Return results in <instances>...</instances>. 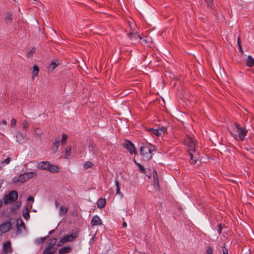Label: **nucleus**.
I'll use <instances>...</instances> for the list:
<instances>
[{
    "mask_svg": "<svg viewBox=\"0 0 254 254\" xmlns=\"http://www.w3.org/2000/svg\"><path fill=\"white\" fill-rule=\"evenodd\" d=\"M139 150L140 154L148 160L152 157V153L155 151V147L150 143L142 144Z\"/></svg>",
    "mask_w": 254,
    "mask_h": 254,
    "instance_id": "f257e3e1",
    "label": "nucleus"
},
{
    "mask_svg": "<svg viewBox=\"0 0 254 254\" xmlns=\"http://www.w3.org/2000/svg\"><path fill=\"white\" fill-rule=\"evenodd\" d=\"M18 193L16 190H11L8 194L4 195L3 197V203L8 204L14 202L17 199Z\"/></svg>",
    "mask_w": 254,
    "mask_h": 254,
    "instance_id": "f03ea898",
    "label": "nucleus"
},
{
    "mask_svg": "<svg viewBox=\"0 0 254 254\" xmlns=\"http://www.w3.org/2000/svg\"><path fill=\"white\" fill-rule=\"evenodd\" d=\"M235 125L236 128V132L238 133L239 139L241 140H244L247 133V130L245 127H241V126L237 123H235Z\"/></svg>",
    "mask_w": 254,
    "mask_h": 254,
    "instance_id": "7ed1b4c3",
    "label": "nucleus"
},
{
    "mask_svg": "<svg viewBox=\"0 0 254 254\" xmlns=\"http://www.w3.org/2000/svg\"><path fill=\"white\" fill-rule=\"evenodd\" d=\"M123 146L126 148L131 154L133 153L136 154L137 153V151L134 144L129 140L126 139L125 142L123 143Z\"/></svg>",
    "mask_w": 254,
    "mask_h": 254,
    "instance_id": "20e7f679",
    "label": "nucleus"
},
{
    "mask_svg": "<svg viewBox=\"0 0 254 254\" xmlns=\"http://www.w3.org/2000/svg\"><path fill=\"white\" fill-rule=\"evenodd\" d=\"M12 224L10 220L7 219L3 222L0 225V231L2 233H5L8 232L11 228Z\"/></svg>",
    "mask_w": 254,
    "mask_h": 254,
    "instance_id": "39448f33",
    "label": "nucleus"
},
{
    "mask_svg": "<svg viewBox=\"0 0 254 254\" xmlns=\"http://www.w3.org/2000/svg\"><path fill=\"white\" fill-rule=\"evenodd\" d=\"M78 237V232H75L71 235H67L64 236L61 239V242L66 243L71 242Z\"/></svg>",
    "mask_w": 254,
    "mask_h": 254,
    "instance_id": "423d86ee",
    "label": "nucleus"
},
{
    "mask_svg": "<svg viewBox=\"0 0 254 254\" xmlns=\"http://www.w3.org/2000/svg\"><path fill=\"white\" fill-rule=\"evenodd\" d=\"M57 241V239L55 238L48 240L47 242V246L46 247L45 250H47V251L53 250L54 249L53 248L56 245Z\"/></svg>",
    "mask_w": 254,
    "mask_h": 254,
    "instance_id": "0eeeda50",
    "label": "nucleus"
},
{
    "mask_svg": "<svg viewBox=\"0 0 254 254\" xmlns=\"http://www.w3.org/2000/svg\"><path fill=\"white\" fill-rule=\"evenodd\" d=\"M16 234H19L21 233L22 229H25V225L24 223L21 219H17L16 220Z\"/></svg>",
    "mask_w": 254,
    "mask_h": 254,
    "instance_id": "6e6552de",
    "label": "nucleus"
},
{
    "mask_svg": "<svg viewBox=\"0 0 254 254\" xmlns=\"http://www.w3.org/2000/svg\"><path fill=\"white\" fill-rule=\"evenodd\" d=\"M26 174H22L18 176V177H15L12 179V182L14 184H16L20 182L21 183H23L27 181L25 177Z\"/></svg>",
    "mask_w": 254,
    "mask_h": 254,
    "instance_id": "1a4fd4ad",
    "label": "nucleus"
},
{
    "mask_svg": "<svg viewBox=\"0 0 254 254\" xmlns=\"http://www.w3.org/2000/svg\"><path fill=\"white\" fill-rule=\"evenodd\" d=\"M128 36L130 38L132 43H135L136 40L138 39L139 40H141L142 37H141L139 35L137 34L136 32H130L128 34Z\"/></svg>",
    "mask_w": 254,
    "mask_h": 254,
    "instance_id": "9d476101",
    "label": "nucleus"
},
{
    "mask_svg": "<svg viewBox=\"0 0 254 254\" xmlns=\"http://www.w3.org/2000/svg\"><path fill=\"white\" fill-rule=\"evenodd\" d=\"M186 143L189 148V153L190 152L193 153L195 151V143L191 138H188L186 140Z\"/></svg>",
    "mask_w": 254,
    "mask_h": 254,
    "instance_id": "9b49d317",
    "label": "nucleus"
},
{
    "mask_svg": "<svg viewBox=\"0 0 254 254\" xmlns=\"http://www.w3.org/2000/svg\"><path fill=\"white\" fill-rule=\"evenodd\" d=\"M16 137L17 141L18 142L19 144L24 143L27 141V140L26 136L21 132L17 133Z\"/></svg>",
    "mask_w": 254,
    "mask_h": 254,
    "instance_id": "f8f14e48",
    "label": "nucleus"
},
{
    "mask_svg": "<svg viewBox=\"0 0 254 254\" xmlns=\"http://www.w3.org/2000/svg\"><path fill=\"white\" fill-rule=\"evenodd\" d=\"M3 251L5 254L10 253L12 252V248L11 247V243L10 241H7L3 244Z\"/></svg>",
    "mask_w": 254,
    "mask_h": 254,
    "instance_id": "ddd939ff",
    "label": "nucleus"
},
{
    "mask_svg": "<svg viewBox=\"0 0 254 254\" xmlns=\"http://www.w3.org/2000/svg\"><path fill=\"white\" fill-rule=\"evenodd\" d=\"M102 223V221L98 216L95 215L92 218L91 224L92 226L101 225Z\"/></svg>",
    "mask_w": 254,
    "mask_h": 254,
    "instance_id": "4468645a",
    "label": "nucleus"
},
{
    "mask_svg": "<svg viewBox=\"0 0 254 254\" xmlns=\"http://www.w3.org/2000/svg\"><path fill=\"white\" fill-rule=\"evenodd\" d=\"M50 162L48 161L41 162L38 164L37 167L38 168L48 170L50 166Z\"/></svg>",
    "mask_w": 254,
    "mask_h": 254,
    "instance_id": "2eb2a0df",
    "label": "nucleus"
},
{
    "mask_svg": "<svg viewBox=\"0 0 254 254\" xmlns=\"http://www.w3.org/2000/svg\"><path fill=\"white\" fill-rule=\"evenodd\" d=\"M49 168L48 169V171L52 173H59L60 172V168L56 165H54L50 164Z\"/></svg>",
    "mask_w": 254,
    "mask_h": 254,
    "instance_id": "dca6fc26",
    "label": "nucleus"
},
{
    "mask_svg": "<svg viewBox=\"0 0 254 254\" xmlns=\"http://www.w3.org/2000/svg\"><path fill=\"white\" fill-rule=\"evenodd\" d=\"M72 250L70 246H66L61 248L59 251V254H66L69 253Z\"/></svg>",
    "mask_w": 254,
    "mask_h": 254,
    "instance_id": "f3484780",
    "label": "nucleus"
},
{
    "mask_svg": "<svg viewBox=\"0 0 254 254\" xmlns=\"http://www.w3.org/2000/svg\"><path fill=\"white\" fill-rule=\"evenodd\" d=\"M60 139L59 138H55V141L52 144V150L54 153H56L59 148Z\"/></svg>",
    "mask_w": 254,
    "mask_h": 254,
    "instance_id": "a211bd4d",
    "label": "nucleus"
},
{
    "mask_svg": "<svg viewBox=\"0 0 254 254\" xmlns=\"http://www.w3.org/2000/svg\"><path fill=\"white\" fill-rule=\"evenodd\" d=\"M246 63L248 67H251L254 65V59L251 56L249 55L246 60Z\"/></svg>",
    "mask_w": 254,
    "mask_h": 254,
    "instance_id": "6ab92c4d",
    "label": "nucleus"
},
{
    "mask_svg": "<svg viewBox=\"0 0 254 254\" xmlns=\"http://www.w3.org/2000/svg\"><path fill=\"white\" fill-rule=\"evenodd\" d=\"M5 21L7 23L11 24L12 22V15L10 12H7L5 15Z\"/></svg>",
    "mask_w": 254,
    "mask_h": 254,
    "instance_id": "aec40b11",
    "label": "nucleus"
},
{
    "mask_svg": "<svg viewBox=\"0 0 254 254\" xmlns=\"http://www.w3.org/2000/svg\"><path fill=\"white\" fill-rule=\"evenodd\" d=\"M106 205V199L105 198H100L97 202L98 207L100 208H103Z\"/></svg>",
    "mask_w": 254,
    "mask_h": 254,
    "instance_id": "412c9836",
    "label": "nucleus"
},
{
    "mask_svg": "<svg viewBox=\"0 0 254 254\" xmlns=\"http://www.w3.org/2000/svg\"><path fill=\"white\" fill-rule=\"evenodd\" d=\"M68 210V207L64 206H61L60 208L59 213L60 216H62L65 215Z\"/></svg>",
    "mask_w": 254,
    "mask_h": 254,
    "instance_id": "4be33fe9",
    "label": "nucleus"
},
{
    "mask_svg": "<svg viewBox=\"0 0 254 254\" xmlns=\"http://www.w3.org/2000/svg\"><path fill=\"white\" fill-rule=\"evenodd\" d=\"M115 186L116 187V193L117 194L120 195L121 197H123V194L120 190V183L117 179L115 180Z\"/></svg>",
    "mask_w": 254,
    "mask_h": 254,
    "instance_id": "5701e85b",
    "label": "nucleus"
},
{
    "mask_svg": "<svg viewBox=\"0 0 254 254\" xmlns=\"http://www.w3.org/2000/svg\"><path fill=\"white\" fill-rule=\"evenodd\" d=\"M58 65H59V63H58V61H52L48 67V69L49 70H53L54 69H55L56 68V67Z\"/></svg>",
    "mask_w": 254,
    "mask_h": 254,
    "instance_id": "b1692460",
    "label": "nucleus"
},
{
    "mask_svg": "<svg viewBox=\"0 0 254 254\" xmlns=\"http://www.w3.org/2000/svg\"><path fill=\"white\" fill-rule=\"evenodd\" d=\"M23 216L26 220H28L30 218V214L29 210L27 209V207H25V209L23 211Z\"/></svg>",
    "mask_w": 254,
    "mask_h": 254,
    "instance_id": "393cba45",
    "label": "nucleus"
},
{
    "mask_svg": "<svg viewBox=\"0 0 254 254\" xmlns=\"http://www.w3.org/2000/svg\"><path fill=\"white\" fill-rule=\"evenodd\" d=\"M24 174H26L25 177L27 180H29V179L33 178L37 175L36 173L34 172H25L24 173Z\"/></svg>",
    "mask_w": 254,
    "mask_h": 254,
    "instance_id": "a878e982",
    "label": "nucleus"
},
{
    "mask_svg": "<svg viewBox=\"0 0 254 254\" xmlns=\"http://www.w3.org/2000/svg\"><path fill=\"white\" fill-rule=\"evenodd\" d=\"M39 71V69L37 65H34L33 66V75L32 77L33 78L34 76H37L38 75Z\"/></svg>",
    "mask_w": 254,
    "mask_h": 254,
    "instance_id": "bb28decb",
    "label": "nucleus"
},
{
    "mask_svg": "<svg viewBox=\"0 0 254 254\" xmlns=\"http://www.w3.org/2000/svg\"><path fill=\"white\" fill-rule=\"evenodd\" d=\"M149 132L150 133H153V134L156 135L157 136H159L161 135L160 133L159 132L158 128H149Z\"/></svg>",
    "mask_w": 254,
    "mask_h": 254,
    "instance_id": "cd10ccee",
    "label": "nucleus"
},
{
    "mask_svg": "<svg viewBox=\"0 0 254 254\" xmlns=\"http://www.w3.org/2000/svg\"><path fill=\"white\" fill-rule=\"evenodd\" d=\"M49 238V236L42 237L39 239H37L35 241V243L37 245H40L43 242H44L46 240H47Z\"/></svg>",
    "mask_w": 254,
    "mask_h": 254,
    "instance_id": "c85d7f7f",
    "label": "nucleus"
},
{
    "mask_svg": "<svg viewBox=\"0 0 254 254\" xmlns=\"http://www.w3.org/2000/svg\"><path fill=\"white\" fill-rule=\"evenodd\" d=\"M88 149H89V151L90 152H92L94 155H96V152L94 150V145L91 142H90L89 143Z\"/></svg>",
    "mask_w": 254,
    "mask_h": 254,
    "instance_id": "c756f323",
    "label": "nucleus"
},
{
    "mask_svg": "<svg viewBox=\"0 0 254 254\" xmlns=\"http://www.w3.org/2000/svg\"><path fill=\"white\" fill-rule=\"evenodd\" d=\"M93 166V164L91 161H86L84 164V168L85 169H87L89 168H92Z\"/></svg>",
    "mask_w": 254,
    "mask_h": 254,
    "instance_id": "7c9ffc66",
    "label": "nucleus"
},
{
    "mask_svg": "<svg viewBox=\"0 0 254 254\" xmlns=\"http://www.w3.org/2000/svg\"><path fill=\"white\" fill-rule=\"evenodd\" d=\"M134 162L138 167L139 171L141 173H143L145 172V169L142 165H141L140 163H137L135 160H134Z\"/></svg>",
    "mask_w": 254,
    "mask_h": 254,
    "instance_id": "2f4dec72",
    "label": "nucleus"
},
{
    "mask_svg": "<svg viewBox=\"0 0 254 254\" xmlns=\"http://www.w3.org/2000/svg\"><path fill=\"white\" fill-rule=\"evenodd\" d=\"M190 162L192 164H195L197 163V159L193 157V155L192 152H190Z\"/></svg>",
    "mask_w": 254,
    "mask_h": 254,
    "instance_id": "473e14b6",
    "label": "nucleus"
},
{
    "mask_svg": "<svg viewBox=\"0 0 254 254\" xmlns=\"http://www.w3.org/2000/svg\"><path fill=\"white\" fill-rule=\"evenodd\" d=\"M67 137H68V136L66 134L63 133L62 134V141H61V144L62 145H65Z\"/></svg>",
    "mask_w": 254,
    "mask_h": 254,
    "instance_id": "72a5a7b5",
    "label": "nucleus"
},
{
    "mask_svg": "<svg viewBox=\"0 0 254 254\" xmlns=\"http://www.w3.org/2000/svg\"><path fill=\"white\" fill-rule=\"evenodd\" d=\"M56 250V248H54V249L52 251H47V250H45L43 251V254H55Z\"/></svg>",
    "mask_w": 254,
    "mask_h": 254,
    "instance_id": "f704fd0d",
    "label": "nucleus"
},
{
    "mask_svg": "<svg viewBox=\"0 0 254 254\" xmlns=\"http://www.w3.org/2000/svg\"><path fill=\"white\" fill-rule=\"evenodd\" d=\"M36 52V48L33 47L31 50L27 54V56L28 58H30L33 56V55Z\"/></svg>",
    "mask_w": 254,
    "mask_h": 254,
    "instance_id": "c9c22d12",
    "label": "nucleus"
},
{
    "mask_svg": "<svg viewBox=\"0 0 254 254\" xmlns=\"http://www.w3.org/2000/svg\"><path fill=\"white\" fill-rule=\"evenodd\" d=\"M158 128L160 133V135H161L163 133H165L167 131V128L165 127L162 126L161 127H159Z\"/></svg>",
    "mask_w": 254,
    "mask_h": 254,
    "instance_id": "e433bc0d",
    "label": "nucleus"
},
{
    "mask_svg": "<svg viewBox=\"0 0 254 254\" xmlns=\"http://www.w3.org/2000/svg\"><path fill=\"white\" fill-rule=\"evenodd\" d=\"M153 185L157 189H159V183L158 179H153Z\"/></svg>",
    "mask_w": 254,
    "mask_h": 254,
    "instance_id": "4c0bfd02",
    "label": "nucleus"
},
{
    "mask_svg": "<svg viewBox=\"0 0 254 254\" xmlns=\"http://www.w3.org/2000/svg\"><path fill=\"white\" fill-rule=\"evenodd\" d=\"M11 161V158L8 157L6 159H4L2 162L1 164L3 165L8 164Z\"/></svg>",
    "mask_w": 254,
    "mask_h": 254,
    "instance_id": "58836bf2",
    "label": "nucleus"
},
{
    "mask_svg": "<svg viewBox=\"0 0 254 254\" xmlns=\"http://www.w3.org/2000/svg\"><path fill=\"white\" fill-rule=\"evenodd\" d=\"M28 126H29V123L27 121L24 120L22 122V127H23V129H26Z\"/></svg>",
    "mask_w": 254,
    "mask_h": 254,
    "instance_id": "ea45409f",
    "label": "nucleus"
},
{
    "mask_svg": "<svg viewBox=\"0 0 254 254\" xmlns=\"http://www.w3.org/2000/svg\"><path fill=\"white\" fill-rule=\"evenodd\" d=\"M71 153V147H67L65 148V154L66 156H68L70 155Z\"/></svg>",
    "mask_w": 254,
    "mask_h": 254,
    "instance_id": "a19ab883",
    "label": "nucleus"
},
{
    "mask_svg": "<svg viewBox=\"0 0 254 254\" xmlns=\"http://www.w3.org/2000/svg\"><path fill=\"white\" fill-rule=\"evenodd\" d=\"M153 179H158V176L156 169L153 170Z\"/></svg>",
    "mask_w": 254,
    "mask_h": 254,
    "instance_id": "79ce46f5",
    "label": "nucleus"
},
{
    "mask_svg": "<svg viewBox=\"0 0 254 254\" xmlns=\"http://www.w3.org/2000/svg\"><path fill=\"white\" fill-rule=\"evenodd\" d=\"M206 254H213L212 249L210 246L207 247L206 249Z\"/></svg>",
    "mask_w": 254,
    "mask_h": 254,
    "instance_id": "37998d69",
    "label": "nucleus"
},
{
    "mask_svg": "<svg viewBox=\"0 0 254 254\" xmlns=\"http://www.w3.org/2000/svg\"><path fill=\"white\" fill-rule=\"evenodd\" d=\"M205 1L207 3L208 6L212 7L214 0H205Z\"/></svg>",
    "mask_w": 254,
    "mask_h": 254,
    "instance_id": "c03bdc74",
    "label": "nucleus"
},
{
    "mask_svg": "<svg viewBox=\"0 0 254 254\" xmlns=\"http://www.w3.org/2000/svg\"><path fill=\"white\" fill-rule=\"evenodd\" d=\"M222 250L223 251V254H228L227 249L226 248L225 245L222 246Z\"/></svg>",
    "mask_w": 254,
    "mask_h": 254,
    "instance_id": "a18cd8bd",
    "label": "nucleus"
},
{
    "mask_svg": "<svg viewBox=\"0 0 254 254\" xmlns=\"http://www.w3.org/2000/svg\"><path fill=\"white\" fill-rule=\"evenodd\" d=\"M18 206H17L16 204H15L10 207V210H11V212H13V211L18 209Z\"/></svg>",
    "mask_w": 254,
    "mask_h": 254,
    "instance_id": "49530a36",
    "label": "nucleus"
},
{
    "mask_svg": "<svg viewBox=\"0 0 254 254\" xmlns=\"http://www.w3.org/2000/svg\"><path fill=\"white\" fill-rule=\"evenodd\" d=\"M218 233L219 234H221L222 233V225L221 224H218Z\"/></svg>",
    "mask_w": 254,
    "mask_h": 254,
    "instance_id": "de8ad7c7",
    "label": "nucleus"
},
{
    "mask_svg": "<svg viewBox=\"0 0 254 254\" xmlns=\"http://www.w3.org/2000/svg\"><path fill=\"white\" fill-rule=\"evenodd\" d=\"M139 42L142 45H145L147 43V41L145 38H142L141 40H139Z\"/></svg>",
    "mask_w": 254,
    "mask_h": 254,
    "instance_id": "09e8293b",
    "label": "nucleus"
},
{
    "mask_svg": "<svg viewBox=\"0 0 254 254\" xmlns=\"http://www.w3.org/2000/svg\"><path fill=\"white\" fill-rule=\"evenodd\" d=\"M27 201H31L32 203H33L34 201V198L33 196H29V197H28V198H27Z\"/></svg>",
    "mask_w": 254,
    "mask_h": 254,
    "instance_id": "8fccbe9b",
    "label": "nucleus"
},
{
    "mask_svg": "<svg viewBox=\"0 0 254 254\" xmlns=\"http://www.w3.org/2000/svg\"><path fill=\"white\" fill-rule=\"evenodd\" d=\"M32 203H30V202H27V204H26V206L25 207H27V209H28L29 208H32Z\"/></svg>",
    "mask_w": 254,
    "mask_h": 254,
    "instance_id": "3c124183",
    "label": "nucleus"
},
{
    "mask_svg": "<svg viewBox=\"0 0 254 254\" xmlns=\"http://www.w3.org/2000/svg\"><path fill=\"white\" fill-rule=\"evenodd\" d=\"M16 121L15 119H12L11 120V126H14L15 124H16Z\"/></svg>",
    "mask_w": 254,
    "mask_h": 254,
    "instance_id": "603ef678",
    "label": "nucleus"
},
{
    "mask_svg": "<svg viewBox=\"0 0 254 254\" xmlns=\"http://www.w3.org/2000/svg\"><path fill=\"white\" fill-rule=\"evenodd\" d=\"M21 204H22V202H21V201H17L16 204V205L17 206H18V208H19V207H20L21 206Z\"/></svg>",
    "mask_w": 254,
    "mask_h": 254,
    "instance_id": "864d4df0",
    "label": "nucleus"
},
{
    "mask_svg": "<svg viewBox=\"0 0 254 254\" xmlns=\"http://www.w3.org/2000/svg\"><path fill=\"white\" fill-rule=\"evenodd\" d=\"M64 243H64V242H63H63H62H62H61V240H60V241L58 242V244H57V246L58 247H61V246H62L64 244Z\"/></svg>",
    "mask_w": 254,
    "mask_h": 254,
    "instance_id": "5fc2aeb1",
    "label": "nucleus"
},
{
    "mask_svg": "<svg viewBox=\"0 0 254 254\" xmlns=\"http://www.w3.org/2000/svg\"><path fill=\"white\" fill-rule=\"evenodd\" d=\"M239 50H240V52L241 53H243V49H242V47L241 44L239 45Z\"/></svg>",
    "mask_w": 254,
    "mask_h": 254,
    "instance_id": "6e6d98bb",
    "label": "nucleus"
},
{
    "mask_svg": "<svg viewBox=\"0 0 254 254\" xmlns=\"http://www.w3.org/2000/svg\"><path fill=\"white\" fill-rule=\"evenodd\" d=\"M1 124L4 125H6L7 124V122L5 120H2L1 122Z\"/></svg>",
    "mask_w": 254,
    "mask_h": 254,
    "instance_id": "4d7b16f0",
    "label": "nucleus"
},
{
    "mask_svg": "<svg viewBox=\"0 0 254 254\" xmlns=\"http://www.w3.org/2000/svg\"><path fill=\"white\" fill-rule=\"evenodd\" d=\"M127 224L126 222H124L123 224V228H126L127 227Z\"/></svg>",
    "mask_w": 254,
    "mask_h": 254,
    "instance_id": "13d9d810",
    "label": "nucleus"
},
{
    "mask_svg": "<svg viewBox=\"0 0 254 254\" xmlns=\"http://www.w3.org/2000/svg\"><path fill=\"white\" fill-rule=\"evenodd\" d=\"M237 43H238V46H239V45H240V44H241V40H240V38H239V37H238V42H237Z\"/></svg>",
    "mask_w": 254,
    "mask_h": 254,
    "instance_id": "bf43d9fd",
    "label": "nucleus"
},
{
    "mask_svg": "<svg viewBox=\"0 0 254 254\" xmlns=\"http://www.w3.org/2000/svg\"><path fill=\"white\" fill-rule=\"evenodd\" d=\"M35 132H36V134H37L38 135H40V134H41V131L40 130L38 131H36Z\"/></svg>",
    "mask_w": 254,
    "mask_h": 254,
    "instance_id": "052dcab7",
    "label": "nucleus"
},
{
    "mask_svg": "<svg viewBox=\"0 0 254 254\" xmlns=\"http://www.w3.org/2000/svg\"><path fill=\"white\" fill-rule=\"evenodd\" d=\"M231 134L232 135V136H236L237 135L236 134H234L231 131H230Z\"/></svg>",
    "mask_w": 254,
    "mask_h": 254,
    "instance_id": "680f3d73",
    "label": "nucleus"
},
{
    "mask_svg": "<svg viewBox=\"0 0 254 254\" xmlns=\"http://www.w3.org/2000/svg\"><path fill=\"white\" fill-rule=\"evenodd\" d=\"M55 205L57 207L59 205L58 202L57 201H56V202H55Z\"/></svg>",
    "mask_w": 254,
    "mask_h": 254,
    "instance_id": "e2e57ef3",
    "label": "nucleus"
},
{
    "mask_svg": "<svg viewBox=\"0 0 254 254\" xmlns=\"http://www.w3.org/2000/svg\"><path fill=\"white\" fill-rule=\"evenodd\" d=\"M2 202L1 200H0V207L2 206Z\"/></svg>",
    "mask_w": 254,
    "mask_h": 254,
    "instance_id": "0e129e2a",
    "label": "nucleus"
},
{
    "mask_svg": "<svg viewBox=\"0 0 254 254\" xmlns=\"http://www.w3.org/2000/svg\"><path fill=\"white\" fill-rule=\"evenodd\" d=\"M54 230H52V231H50V232H49V234H51L53 233H54Z\"/></svg>",
    "mask_w": 254,
    "mask_h": 254,
    "instance_id": "69168bd1",
    "label": "nucleus"
},
{
    "mask_svg": "<svg viewBox=\"0 0 254 254\" xmlns=\"http://www.w3.org/2000/svg\"><path fill=\"white\" fill-rule=\"evenodd\" d=\"M125 212H126V215L127 216V210H125Z\"/></svg>",
    "mask_w": 254,
    "mask_h": 254,
    "instance_id": "338daca9",
    "label": "nucleus"
},
{
    "mask_svg": "<svg viewBox=\"0 0 254 254\" xmlns=\"http://www.w3.org/2000/svg\"><path fill=\"white\" fill-rule=\"evenodd\" d=\"M1 184L0 183V189L1 188Z\"/></svg>",
    "mask_w": 254,
    "mask_h": 254,
    "instance_id": "774afa93",
    "label": "nucleus"
}]
</instances>
